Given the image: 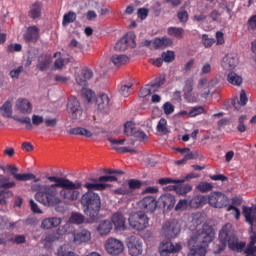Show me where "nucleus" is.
I'll return each mask as SVG.
<instances>
[{
	"mask_svg": "<svg viewBox=\"0 0 256 256\" xmlns=\"http://www.w3.org/2000/svg\"><path fill=\"white\" fill-rule=\"evenodd\" d=\"M47 181L53 184H34L31 190L35 191V199L44 207H55L64 201H77L79 189L83 187L80 181H71L59 176H46Z\"/></svg>",
	"mask_w": 256,
	"mask_h": 256,
	"instance_id": "1",
	"label": "nucleus"
},
{
	"mask_svg": "<svg viewBox=\"0 0 256 256\" xmlns=\"http://www.w3.org/2000/svg\"><path fill=\"white\" fill-rule=\"evenodd\" d=\"M81 207L91 221H97L101 211V196L98 193L87 191L80 198Z\"/></svg>",
	"mask_w": 256,
	"mask_h": 256,
	"instance_id": "2",
	"label": "nucleus"
},
{
	"mask_svg": "<svg viewBox=\"0 0 256 256\" xmlns=\"http://www.w3.org/2000/svg\"><path fill=\"white\" fill-rule=\"evenodd\" d=\"M219 240L224 247L228 245L229 250L235 253H243L247 247V242L239 241V238L235 235V231H233V225L231 224H226L222 227L219 232Z\"/></svg>",
	"mask_w": 256,
	"mask_h": 256,
	"instance_id": "3",
	"label": "nucleus"
},
{
	"mask_svg": "<svg viewBox=\"0 0 256 256\" xmlns=\"http://www.w3.org/2000/svg\"><path fill=\"white\" fill-rule=\"evenodd\" d=\"M214 238L215 232L213 228L205 224L191 236L188 241V247H204L205 249Z\"/></svg>",
	"mask_w": 256,
	"mask_h": 256,
	"instance_id": "4",
	"label": "nucleus"
},
{
	"mask_svg": "<svg viewBox=\"0 0 256 256\" xmlns=\"http://www.w3.org/2000/svg\"><path fill=\"white\" fill-rule=\"evenodd\" d=\"M128 223L131 229L144 231V229L149 227V217L143 212H137L129 216Z\"/></svg>",
	"mask_w": 256,
	"mask_h": 256,
	"instance_id": "5",
	"label": "nucleus"
},
{
	"mask_svg": "<svg viewBox=\"0 0 256 256\" xmlns=\"http://www.w3.org/2000/svg\"><path fill=\"white\" fill-rule=\"evenodd\" d=\"M229 203V197L223 192H212L208 196V204L214 209H225V207H229Z\"/></svg>",
	"mask_w": 256,
	"mask_h": 256,
	"instance_id": "6",
	"label": "nucleus"
},
{
	"mask_svg": "<svg viewBox=\"0 0 256 256\" xmlns=\"http://www.w3.org/2000/svg\"><path fill=\"white\" fill-rule=\"evenodd\" d=\"M179 233H181V225H179L177 220L166 222L161 230V234L167 239H173L177 237Z\"/></svg>",
	"mask_w": 256,
	"mask_h": 256,
	"instance_id": "7",
	"label": "nucleus"
},
{
	"mask_svg": "<svg viewBox=\"0 0 256 256\" xmlns=\"http://www.w3.org/2000/svg\"><path fill=\"white\" fill-rule=\"evenodd\" d=\"M181 249H183L181 244H173L170 240H163L159 245L160 256L175 255V253H179Z\"/></svg>",
	"mask_w": 256,
	"mask_h": 256,
	"instance_id": "8",
	"label": "nucleus"
},
{
	"mask_svg": "<svg viewBox=\"0 0 256 256\" xmlns=\"http://www.w3.org/2000/svg\"><path fill=\"white\" fill-rule=\"evenodd\" d=\"M105 249L109 255H121L125 249L123 242L117 238H108L105 244Z\"/></svg>",
	"mask_w": 256,
	"mask_h": 256,
	"instance_id": "9",
	"label": "nucleus"
},
{
	"mask_svg": "<svg viewBox=\"0 0 256 256\" xmlns=\"http://www.w3.org/2000/svg\"><path fill=\"white\" fill-rule=\"evenodd\" d=\"M128 253L131 256H139L143 253V241L137 236H131L127 243Z\"/></svg>",
	"mask_w": 256,
	"mask_h": 256,
	"instance_id": "10",
	"label": "nucleus"
},
{
	"mask_svg": "<svg viewBox=\"0 0 256 256\" xmlns=\"http://www.w3.org/2000/svg\"><path fill=\"white\" fill-rule=\"evenodd\" d=\"M67 111L71 119H81V116L83 115V110L81 109L79 100H77L76 98L69 99L67 104Z\"/></svg>",
	"mask_w": 256,
	"mask_h": 256,
	"instance_id": "11",
	"label": "nucleus"
},
{
	"mask_svg": "<svg viewBox=\"0 0 256 256\" xmlns=\"http://www.w3.org/2000/svg\"><path fill=\"white\" fill-rule=\"evenodd\" d=\"M14 109L22 115H31L33 113V104L27 98H18Z\"/></svg>",
	"mask_w": 256,
	"mask_h": 256,
	"instance_id": "12",
	"label": "nucleus"
},
{
	"mask_svg": "<svg viewBox=\"0 0 256 256\" xmlns=\"http://www.w3.org/2000/svg\"><path fill=\"white\" fill-rule=\"evenodd\" d=\"M132 43V44H131ZM131 47H135V34L129 33L123 36L115 45V51H127Z\"/></svg>",
	"mask_w": 256,
	"mask_h": 256,
	"instance_id": "13",
	"label": "nucleus"
},
{
	"mask_svg": "<svg viewBox=\"0 0 256 256\" xmlns=\"http://www.w3.org/2000/svg\"><path fill=\"white\" fill-rule=\"evenodd\" d=\"M138 207L144 213H153L157 209V200L153 196H147L138 202Z\"/></svg>",
	"mask_w": 256,
	"mask_h": 256,
	"instance_id": "14",
	"label": "nucleus"
},
{
	"mask_svg": "<svg viewBox=\"0 0 256 256\" xmlns=\"http://www.w3.org/2000/svg\"><path fill=\"white\" fill-rule=\"evenodd\" d=\"M93 79V70L84 68L80 74L75 75V81L80 87H87V82Z\"/></svg>",
	"mask_w": 256,
	"mask_h": 256,
	"instance_id": "15",
	"label": "nucleus"
},
{
	"mask_svg": "<svg viewBox=\"0 0 256 256\" xmlns=\"http://www.w3.org/2000/svg\"><path fill=\"white\" fill-rule=\"evenodd\" d=\"M7 169L10 171L15 181H31L32 179H35V175L33 173L19 174V168H17V166L8 165Z\"/></svg>",
	"mask_w": 256,
	"mask_h": 256,
	"instance_id": "16",
	"label": "nucleus"
},
{
	"mask_svg": "<svg viewBox=\"0 0 256 256\" xmlns=\"http://www.w3.org/2000/svg\"><path fill=\"white\" fill-rule=\"evenodd\" d=\"M126 221L127 219L121 212H116L111 217V223H113L115 231H125L127 229Z\"/></svg>",
	"mask_w": 256,
	"mask_h": 256,
	"instance_id": "17",
	"label": "nucleus"
},
{
	"mask_svg": "<svg viewBox=\"0 0 256 256\" xmlns=\"http://www.w3.org/2000/svg\"><path fill=\"white\" fill-rule=\"evenodd\" d=\"M40 30L37 26H30L27 28L26 33L24 34V41L26 43H37L40 37Z\"/></svg>",
	"mask_w": 256,
	"mask_h": 256,
	"instance_id": "18",
	"label": "nucleus"
},
{
	"mask_svg": "<svg viewBox=\"0 0 256 256\" xmlns=\"http://www.w3.org/2000/svg\"><path fill=\"white\" fill-rule=\"evenodd\" d=\"M239 65V58L233 54H228L223 58L222 67L225 71H233Z\"/></svg>",
	"mask_w": 256,
	"mask_h": 256,
	"instance_id": "19",
	"label": "nucleus"
},
{
	"mask_svg": "<svg viewBox=\"0 0 256 256\" xmlns=\"http://www.w3.org/2000/svg\"><path fill=\"white\" fill-rule=\"evenodd\" d=\"M96 107L98 111L107 113L109 111V96L105 93H101L96 97Z\"/></svg>",
	"mask_w": 256,
	"mask_h": 256,
	"instance_id": "20",
	"label": "nucleus"
},
{
	"mask_svg": "<svg viewBox=\"0 0 256 256\" xmlns=\"http://www.w3.org/2000/svg\"><path fill=\"white\" fill-rule=\"evenodd\" d=\"M93 182H86L83 187L84 189H87V191H105L108 187H111V185L107 183H100L97 181V179H93Z\"/></svg>",
	"mask_w": 256,
	"mask_h": 256,
	"instance_id": "21",
	"label": "nucleus"
},
{
	"mask_svg": "<svg viewBox=\"0 0 256 256\" xmlns=\"http://www.w3.org/2000/svg\"><path fill=\"white\" fill-rule=\"evenodd\" d=\"M242 214L244 215L246 222H248V225H250L251 231H253V223L256 222V212L255 209L243 206L242 207Z\"/></svg>",
	"mask_w": 256,
	"mask_h": 256,
	"instance_id": "22",
	"label": "nucleus"
},
{
	"mask_svg": "<svg viewBox=\"0 0 256 256\" xmlns=\"http://www.w3.org/2000/svg\"><path fill=\"white\" fill-rule=\"evenodd\" d=\"M73 237L74 243L81 245V243H88V241H91V232L89 230L83 229L79 232H75Z\"/></svg>",
	"mask_w": 256,
	"mask_h": 256,
	"instance_id": "23",
	"label": "nucleus"
},
{
	"mask_svg": "<svg viewBox=\"0 0 256 256\" xmlns=\"http://www.w3.org/2000/svg\"><path fill=\"white\" fill-rule=\"evenodd\" d=\"M160 205L167 208L169 211L175 207V196L171 195L170 193L164 194L159 198Z\"/></svg>",
	"mask_w": 256,
	"mask_h": 256,
	"instance_id": "24",
	"label": "nucleus"
},
{
	"mask_svg": "<svg viewBox=\"0 0 256 256\" xmlns=\"http://www.w3.org/2000/svg\"><path fill=\"white\" fill-rule=\"evenodd\" d=\"M61 225V218L59 217H51L42 220L41 227L42 229H54L55 227H59Z\"/></svg>",
	"mask_w": 256,
	"mask_h": 256,
	"instance_id": "25",
	"label": "nucleus"
},
{
	"mask_svg": "<svg viewBox=\"0 0 256 256\" xmlns=\"http://www.w3.org/2000/svg\"><path fill=\"white\" fill-rule=\"evenodd\" d=\"M209 203V197L198 195L189 201L190 207L192 209H199V207H203V205H207Z\"/></svg>",
	"mask_w": 256,
	"mask_h": 256,
	"instance_id": "26",
	"label": "nucleus"
},
{
	"mask_svg": "<svg viewBox=\"0 0 256 256\" xmlns=\"http://www.w3.org/2000/svg\"><path fill=\"white\" fill-rule=\"evenodd\" d=\"M197 89L201 97H203L204 99H207L211 93V90H209V84H207L206 78H202L198 81Z\"/></svg>",
	"mask_w": 256,
	"mask_h": 256,
	"instance_id": "27",
	"label": "nucleus"
},
{
	"mask_svg": "<svg viewBox=\"0 0 256 256\" xmlns=\"http://www.w3.org/2000/svg\"><path fill=\"white\" fill-rule=\"evenodd\" d=\"M155 49H165L173 45V39L169 37L156 38L153 41Z\"/></svg>",
	"mask_w": 256,
	"mask_h": 256,
	"instance_id": "28",
	"label": "nucleus"
},
{
	"mask_svg": "<svg viewBox=\"0 0 256 256\" xmlns=\"http://www.w3.org/2000/svg\"><path fill=\"white\" fill-rule=\"evenodd\" d=\"M113 229V223L110 220L100 221L97 227L99 235H109Z\"/></svg>",
	"mask_w": 256,
	"mask_h": 256,
	"instance_id": "29",
	"label": "nucleus"
},
{
	"mask_svg": "<svg viewBox=\"0 0 256 256\" xmlns=\"http://www.w3.org/2000/svg\"><path fill=\"white\" fill-rule=\"evenodd\" d=\"M42 9H43V4H41V2H35L30 7L29 17L31 19H39L41 17Z\"/></svg>",
	"mask_w": 256,
	"mask_h": 256,
	"instance_id": "30",
	"label": "nucleus"
},
{
	"mask_svg": "<svg viewBox=\"0 0 256 256\" xmlns=\"http://www.w3.org/2000/svg\"><path fill=\"white\" fill-rule=\"evenodd\" d=\"M194 85H195V81L193 80V78H188L185 81L183 91H184V97L188 101H191V95L193 93V86Z\"/></svg>",
	"mask_w": 256,
	"mask_h": 256,
	"instance_id": "31",
	"label": "nucleus"
},
{
	"mask_svg": "<svg viewBox=\"0 0 256 256\" xmlns=\"http://www.w3.org/2000/svg\"><path fill=\"white\" fill-rule=\"evenodd\" d=\"M227 81L228 83H231V85H235L236 87H241L243 84V77L241 75L230 71L227 75Z\"/></svg>",
	"mask_w": 256,
	"mask_h": 256,
	"instance_id": "32",
	"label": "nucleus"
},
{
	"mask_svg": "<svg viewBox=\"0 0 256 256\" xmlns=\"http://www.w3.org/2000/svg\"><path fill=\"white\" fill-rule=\"evenodd\" d=\"M167 33L175 39H183L185 37V29L181 27H168Z\"/></svg>",
	"mask_w": 256,
	"mask_h": 256,
	"instance_id": "33",
	"label": "nucleus"
},
{
	"mask_svg": "<svg viewBox=\"0 0 256 256\" xmlns=\"http://www.w3.org/2000/svg\"><path fill=\"white\" fill-rule=\"evenodd\" d=\"M110 61L115 67H121V65H125L129 61V57L123 54H114L111 56Z\"/></svg>",
	"mask_w": 256,
	"mask_h": 256,
	"instance_id": "34",
	"label": "nucleus"
},
{
	"mask_svg": "<svg viewBox=\"0 0 256 256\" xmlns=\"http://www.w3.org/2000/svg\"><path fill=\"white\" fill-rule=\"evenodd\" d=\"M49 65H51V57L42 55L38 58L37 69H39V71H47Z\"/></svg>",
	"mask_w": 256,
	"mask_h": 256,
	"instance_id": "35",
	"label": "nucleus"
},
{
	"mask_svg": "<svg viewBox=\"0 0 256 256\" xmlns=\"http://www.w3.org/2000/svg\"><path fill=\"white\" fill-rule=\"evenodd\" d=\"M69 135H81L82 137H93V133L87 128L76 127L68 130Z\"/></svg>",
	"mask_w": 256,
	"mask_h": 256,
	"instance_id": "36",
	"label": "nucleus"
},
{
	"mask_svg": "<svg viewBox=\"0 0 256 256\" xmlns=\"http://www.w3.org/2000/svg\"><path fill=\"white\" fill-rule=\"evenodd\" d=\"M0 113L3 117L11 118L13 115V104H11V101H6L1 107H0Z\"/></svg>",
	"mask_w": 256,
	"mask_h": 256,
	"instance_id": "37",
	"label": "nucleus"
},
{
	"mask_svg": "<svg viewBox=\"0 0 256 256\" xmlns=\"http://www.w3.org/2000/svg\"><path fill=\"white\" fill-rule=\"evenodd\" d=\"M17 183L15 181H10L9 178L0 174V189H13L16 187Z\"/></svg>",
	"mask_w": 256,
	"mask_h": 256,
	"instance_id": "38",
	"label": "nucleus"
},
{
	"mask_svg": "<svg viewBox=\"0 0 256 256\" xmlns=\"http://www.w3.org/2000/svg\"><path fill=\"white\" fill-rule=\"evenodd\" d=\"M191 219L194 227H199V225L205 223V214L201 212L193 213Z\"/></svg>",
	"mask_w": 256,
	"mask_h": 256,
	"instance_id": "39",
	"label": "nucleus"
},
{
	"mask_svg": "<svg viewBox=\"0 0 256 256\" xmlns=\"http://www.w3.org/2000/svg\"><path fill=\"white\" fill-rule=\"evenodd\" d=\"M176 17L182 25H186V23L189 21V12L185 10V8H180V10L177 12Z\"/></svg>",
	"mask_w": 256,
	"mask_h": 256,
	"instance_id": "40",
	"label": "nucleus"
},
{
	"mask_svg": "<svg viewBox=\"0 0 256 256\" xmlns=\"http://www.w3.org/2000/svg\"><path fill=\"white\" fill-rule=\"evenodd\" d=\"M77 19V14L75 12H68L64 14L62 25L66 27V25H69V23H74V21Z\"/></svg>",
	"mask_w": 256,
	"mask_h": 256,
	"instance_id": "41",
	"label": "nucleus"
},
{
	"mask_svg": "<svg viewBox=\"0 0 256 256\" xmlns=\"http://www.w3.org/2000/svg\"><path fill=\"white\" fill-rule=\"evenodd\" d=\"M206 253L205 247H190V252L187 256H205Z\"/></svg>",
	"mask_w": 256,
	"mask_h": 256,
	"instance_id": "42",
	"label": "nucleus"
},
{
	"mask_svg": "<svg viewBox=\"0 0 256 256\" xmlns=\"http://www.w3.org/2000/svg\"><path fill=\"white\" fill-rule=\"evenodd\" d=\"M247 101H249V98H247L245 90L242 89L240 91V102H234L233 106L235 107V109H239V105H241V107H245V105H247Z\"/></svg>",
	"mask_w": 256,
	"mask_h": 256,
	"instance_id": "43",
	"label": "nucleus"
},
{
	"mask_svg": "<svg viewBox=\"0 0 256 256\" xmlns=\"http://www.w3.org/2000/svg\"><path fill=\"white\" fill-rule=\"evenodd\" d=\"M137 131V128L135 127V124L133 122H126L124 125V133L128 137H132L135 132Z\"/></svg>",
	"mask_w": 256,
	"mask_h": 256,
	"instance_id": "44",
	"label": "nucleus"
},
{
	"mask_svg": "<svg viewBox=\"0 0 256 256\" xmlns=\"http://www.w3.org/2000/svg\"><path fill=\"white\" fill-rule=\"evenodd\" d=\"M164 63H173L175 61V52L168 50L161 54Z\"/></svg>",
	"mask_w": 256,
	"mask_h": 256,
	"instance_id": "45",
	"label": "nucleus"
},
{
	"mask_svg": "<svg viewBox=\"0 0 256 256\" xmlns=\"http://www.w3.org/2000/svg\"><path fill=\"white\" fill-rule=\"evenodd\" d=\"M246 121H247L246 115H242L238 118L237 130L239 131V133H245V131H247V125H245Z\"/></svg>",
	"mask_w": 256,
	"mask_h": 256,
	"instance_id": "46",
	"label": "nucleus"
},
{
	"mask_svg": "<svg viewBox=\"0 0 256 256\" xmlns=\"http://www.w3.org/2000/svg\"><path fill=\"white\" fill-rule=\"evenodd\" d=\"M157 132L158 133H169V129H167V120L165 118H161L157 125Z\"/></svg>",
	"mask_w": 256,
	"mask_h": 256,
	"instance_id": "47",
	"label": "nucleus"
},
{
	"mask_svg": "<svg viewBox=\"0 0 256 256\" xmlns=\"http://www.w3.org/2000/svg\"><path fill=\"white\" fill-rule=\"evenodd\" d=\"M197 189L198 191H201V193H207L213 189V185L209 182H200L197 186Z\"/></svg>",
	"mask_w": 256,
	"mask_h": 256,
	"instance_id": "48",
	"label": "nucleus"
},
{
	"mask_svg": "<svg viewBox=\"0 0 256 256\" xmlns=\"http://www.w3.org/2000/svg\"><path fill=\"white\" fill-rule=\"evenodd\" d=\"M84 221L85 217L78 213H74L70 217V223H75L76 225H81Z\"/></svg>",
	"mask_w": 256,
	"mask_h": 256,
	"instance_id": "49",
	"label": "nucleus"
},
{
	"mask_svg": "<svg viewBox=\"0 0 256 256\" xmlns=\"http://www.w3.org/2000/svg\"><path fill=\"white\" fill-rule=\"evenodd\" d=\"M57 123H59V119H57V118H46V119H44L45 127H48L50 129H55V127H57Z\"/></svg>",
	"mask_w": 256,
	"mask_h": 256,
	"instance_id": "50",
	"label": "nucleus"
},
{
	"mask_svg": "<svg viewBox=\"0 0 256 256\" xmlns=\"http://www.w3.org/2000/svg\"><path fill=\"white\" fill-rule=\"evenodd\" d=\"M202 113H205V108L196 106L189 111V117H197V115H201Z\"/></svg>",
	"mask_w": 256,
	"mask_h": 256,
	"instance_id": "51",
	"label": "nucleus"
},
{
	"mask_svg": "<svg viewBox=\"0 0 256 256\" xmlns=\"http://www.w3.org/2000/svg\"><path fill=\"white\" fill-rule=\"evenodd\" d=\"M202 43H203L204 47H207V48L213 47V45L215 44V39L209 38V35H207V34H203Z\"/></svg>",
	"mask_w": 256,
	"mask_h": 256,
	"instance_id": "52",
	"label": "nucleus"
},
{
	"mask_svg": "<svg viewBox=\"0 0 256 256\" xmlns=\"http://www.w3.org/2000/svg\"><path fill=\"white\" fill-rule=\"evenodd\" d=\"M193 189V187H191V185L186 184L184 186H178V188H176V193H178L179 195H187V193H189V191H191Z\"/></svg>",
	"mask_w": 256,
	"mask_h": 256,
	"instance_id": "53",
	"label": "nucleus"
},
{
	"mask_svg": "<svg viewBox=\"0 0 256 256\" xmlns=\"http://www.w3.org/2000/svg\"><path fill=\"white\" fill-rule=\"evenodd\" d=\"M45 123V118L41 115H32V125H35V127H39V125Z\"/></svg>",
	"mask_w": 256,
	"mask_h": 256,
	"instance_id": "54",
	"label": "nucleus"
},
{
	"mask_svg": "<svg viewBox=\"0 0 256 256\" xmlns=\"http://www.w3.org/2000/svg\"><path fill=\"white\" fill-rule=\"evenodd\" d=\"M131 87H133V84H127V85L121 86L120 94L123 97H129V95H131Z\"/></svg>",
	"mask_w": 256,
	"mask_h": 256,
	"instance_id": "55",
	"label": "nucleus"
},
{
	"mask_svg": "<svg viewBox=\"0 0 256 256\" xmlns=\"http://www.w3.org/2000/svg\"><path fill=\"white\" fill-rule=\"evenodd\" d=\"M14 121H17L18 123H22L23 125H29L28 129H31V118L29 116L19 118L17 116L13 117Z\"/></svg>",
	"mask_w": 256,
	"mask_h": 256,
	"instance_id": "56",
	"label": "nucleus"
},
{
	"mask_svg": "<svg viewBox=\"0 0 256 256\" xmlns=\"http://www.w3.org/2000/svg\"><path fill=\"white\" fill-rule=\"evenodd\" d=\"M54 81H56V83H62L63 85H67V83H69L71 81V77L56 75L54 77Z\"/></svg>",
	"mask_w": 256,
	"mask_h": 256,
	"instance_id": "57",
	"label": "nucleus"
},
{
	"mask_svg": "<svg viewBox=\"0 0 256 256\" xmlns=\"http://www.w3.org/2000/svg\"><path fill=\"white\" fill-rule=\"evenodd\" d=\"M159 185H169V183H183V180L161 178L158 180Z\"/></svg>",
	"mask_w": 256,
	"mask_h": 256,
	"instance_id": "58",
	"label": "nucleus"
},
{
	"mask_svg": "<svg viewBox=\"0 0 256 256\" xmlns=\"http://www.w3.org/2000/svg\"><path fill=\"white\" fill-rule=\"evenodd\" d=\"M187 207H189V201L188 200H180L175 207V211H185V209H187Z\"/></svg>",
	"mask_w": 256,
	"mask_h": 256,
	"instance_id": "59",
	"label": "nucleus"
},
{
	"mask_svg": "<svg viewBox=\"0 0 256 256\" xmlns=\"http://www.w3.org/2000/svg\"><path fill=\"white\" fill-rule=\"evenodd\" d=\"M96 181H99V183H113L117 181V178L115 176H100Z\"/></svg>",
	"mask_w": 256,
	"mask_h": 256,
	"instance_id": "60",
	"label": "nucleus"
},
{
	"mask_svg": "<svg viewBox=\"0 0 256 256\" xmlns=\"http://www.w3.org/2000/svg\"><path fill=\"white\" fill-rule=\"evenodd\" d=\"M23 49V46L21 44H10L7 47L8 53H19Z\"/></svg>",
	"mask_w": 256,
	"mask_h": 256,
	"instance_id": "61",
	"label": "nucleus"
},
{
	"mask_svg": "<svg viewBox=\"0 0 256 256\" xmlns=\"http://www.w3.org/2000/svg\"><path fill=\"white\" fill-rule=\"evenodd\" d=\"M128 189L131 191V189H141V181L131 179L128 181Z\"/></svg>",
	"mask_w": 256,
	"mask_h": 256,
	"instance_id": "62",
	"label": "nucleus"
},
{
	"mask_svg": "<svg viewBox=\"0 0 256 256\" xmlns=\"http://www.w3.org/2000/svg\"><path fill=\"white\" fill-rule=\"evenodd\" d=\"M163 111L165 115H171V113L175 111V106H173V104H171L170 102H166L163 105Z\"/></svg>",
	"mask_w": 256,
	"mask_h": 256,
	"instance_id": "63",
	"label": "nucleus"
},
{
	"mask_svg": "<svg viewBox=\"0 0 256 256\" xmlns=\"http://www.w3.org/2000/svg\"><path fill=\"white\" fill-rule=\"evenodd\" d=\"M247 25H248V29H252V30L256 29V15H253L248 19Z\"/></svg>",
	"mask_w": 256,
	"mask_h": 256,
	"instance_id": "64",
	"label": "nucleus"
}]
</instances>
